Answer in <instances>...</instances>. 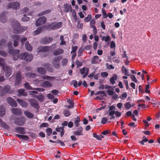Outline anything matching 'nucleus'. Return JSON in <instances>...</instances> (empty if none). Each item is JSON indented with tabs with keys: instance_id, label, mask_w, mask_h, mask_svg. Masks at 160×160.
I'll return each instance as SVG.
<instances>
[{
	"instance_id": "obj_40",
	"label": "nucleus",
	"mask_w": 160,
	"mask_h": 160,
	"mask_svg": "<svg viewBox=\"0 0 160 160\" xmlns=\"http://www.w3.org/2000/svg\"><path fill=\"white\" fill-rule=\"evenodd\" d=\"M142 72H143V74H142V79L143 80V79H145V77H146L147 78V80H149V79H150L148 75H146V72L145 71H144V70H143Z\"/></svg>"
},
{
	"instance_id": "obj_54",
	"label": "nucleus",
	"mask_w": 160,
	"mask_h": 160,
	"mask_svg": "<svg viewBox=\"0 0 160 160\" xmlns=\"http://www.w3.org/2000/svg\"><path fill=\"white\" fill-rule=\"evenodd\" d=\"M46 132L47 135L49 136L52 134V130L51 128H48L46 129Z\"/></svg>"
},
{
	"instance_id": "obj_26",
	"label": "nucleus",
	"mask_w": 160,
	"mask_h": 160,
	"mask_svg": "<svg viewBox=\"0 0 160 160\" xmlns=\"http://www.w3.org/2000/svg\"><path fill=\"white\" fill-rule=\"evenodd\" d=\"M25 90L24 89H20L18 90V96L19 97H20L22 96H26L27 94L26 92H25Z\"/></svg>"
},
{
	"instance_id": "obj_55",
	"label": "nucleus",
	"mask_w": 160,
	"mask_h": 160,
	"mask_svg": "<svg viewBox=\"0 0 160 160\" xmlns=\"http://www.w3.org/2000/svg\"><path fill=\"white\" fill-rule=\"evenodd\" d=\"M42 78L44 80H51L53 78H52V77L50 76H43L42 77Z\"/></svg>"
},
{
	"instance_id": "obj_23",
	"label": "nucleus",
	"mask_w": 160,
	"mask_h": 160,
	"mask_svg": "<svg viewBox=\"0 0 160 160\" xmlns=\"http://www.w3.org/2000/svg\"><path fill=\"white\" fill-rule=\"evenodd\" d=\"M64 53L63 50L62 48H58L55 50L53 52V54L54 56H58L61 54Z\"/></svg>"
},
{
	"instance_id": "obj_18",
	"label": "nucleus",
	"mask_w": 160,
	"mask_h": 160,
	"mask_svg": "<svg viewBox=\"0 0 160 160\" xmlns=\"http://www.w3.org/2000/svg\"><path fill=\"white\" fill-rule=\"evenodd\" d=\"M16 132L19 134H24L26 133V132L24 128L22 127H18L15 128Z\"/></svg>"
},
{
	"instance_id": "obj_7",
	"label": "nucleus",
	"mask_w": 160,
	"mask_h": 160,
	"mask_svg": "<svg viewBox=\"0 0 160 160\" xmlns=\"http://www.w3.org/2000/svg\"><path fill=\"white\" fill-rule=\"evenodd\" d=\"M46 22V18L44 16L39 18L36 21L35 25L36 27L42 25L45 23Z\"/></svg>"
},
{
	"instance_id": "obj_21",
	"label": "nucleus",
	"mask_w": 160,
	"mask_h": 160,
	"mask_svg": "<svg viewBox=\"0 0 160 160\" xmlns=\"http://www.w3.org/2000/svg\"><path fill=\"white\" fill-rule=\"evenodd\" d=\"M10 87L9 85L4 86L2 89V96L4 95L6 93H8L10 89Z\"/></svg>"
},
{
	"instance_id": "obj_56",
	"label": "nucleus",
	"mask_w": 160,
	"mask_h": 160,
	"mask_svg": "<svg viewBox=\"0 0 160 160\" xmlns=\"http://www.w3.org/2000/svg\"><path fill=\"white\" fill-rule=\"evenodd\" d=\"M107 93L108 94V95L111 96L113 95L114 93V92L113 91V90H108L106 91Z\"/></svg>"
},
{
	"instance_id": "obj_49",
	"label": "nucleus",
	"mask_w": 160,
	"mask_h": 160,
	"mask_svg": "<svg viewBox=\"0 0 160 160\" xmlns=\"http://www.w3.org/2000/svg\"><path fill=\"white\" fill-rule=\"evenodd\" d=\"M122 71L123 73H124L126 75H128V72L127 69L123 66L122 68Z\"/></svg>"
},
{
	"instance_id": "obj_8",
	"label": "nucleus",
	"mask_w": 160,
	"mask_h": 160,
	"mask_svg": "<svg viewBox=\"0 0 160 160\" xmlns=\"http://www.w3.org/2000/svg\"><path fill=\"white\" fill-rule=\"evenodd\" d=\"M20 6V3L18 2H14L10 3L8 6V9L12 8L14 9H18Z\"/></svg>"
},
{
	"instance_id": "obj_29",
	"label": "nucleus",
	"mask_w": 160,
	"mask_h": 160,
	"mask_svg": "<svg viewBox=\"0 0 160 160\" xmlns=\"http://www.w3.org/2000/svg\"><path fill=\"white\" fill-rule=\"evenodd\" d=\"M24 113L26 117L29 118H32L34 117V115L28 111H25Z\"/></svg>"
},
{
	"instance_id": "obj_16",
	"label": "nucleus",
	"mask_w": 160,
	"mask_h": 160,
	"mask_svg": "<svg viewBox=\"0 0 160 160\" xmlns=\"http://www.w3.org/2000/svg\"><path fill=\"white\" fill-rule=\"evenodd\" d=\"M102 61L101 59L99 58L98 56H94L91 60V63L92 64H97L99 62H101Z\"/></svg>"
},
{
	"instance_id": "obj_58",
	"label": "nucleus",
	"mask_w": 160,
	"mask_h": 160,
	"mask_svg": "<svg viewBox=\"0 0 160 160\" xmlns=\"http://www.w3.org/2000/svg\"><path fill=\"white\" fill-rule=\"evenodd\" d=\"M125 107L126 109H130L131 107V105L130 103L127 102L125 103Z\"/></svg>"
},
{
	"instance_id": "obj_22",
	"label": "nucleus",
	"mask_w": 160,
	"mask_h": 160,
	"mask_svg": "<svg viewBox=\"0 0 160 160\" xmlns=\"http://www.w3.org/2000/svg\"><path fill=\"white\" fill-rule=\"evenodd\" d=\"M12 112L14 114L17 115H20L22 114V112L19 109L17 108H13L12 109Z\"/></svg>"
},
{
	"instance_id": "obj_12",
	"label": "nucleus",
	"mask_w": 160,
	"mask_h": 160,
	"mask_svg": "<svg viewBox=\"0 0 160 160\" xmlns=\"http://www.w3.org/2000/svg\"><path fill=\"white\" fill-rule=\"evenodd\" d=\"M4 71H5V75L7 77H9L11 73V69L10 67L6 66L3 67L2 68Z\"/></svg>"
},
{
	"instance_id": "obj_34",
	"label": "nucleus",
	"mask_w": 160,
	"mask_h": 160,
	"mask_svg": "<svg viewBox=\"0 0 160 160\" xmlns=\"http://www.w3.org/2000/svg\"><path fill=\"white\" fill-rule=\"evenodd\" d=\"M21 73V71H18L17 72L16 76V80H22L23 78Z\"/></svg>"
},
{
	"instance_id": "obj_13",
	"label": "nucleus",
	"mask_w": 160,
	"mask_h": 160,
	"mask_svg": "<svg viewBox=\"0 0 160 160\" xmlns=\"http://www.w3.org/2000/svg\"><path fill=\"white\" fill-rule=\"evenodd\" d=\"M29 101L32 106L35 108H39V106L36 100L34 99H31L29 100Z\"/></svg>"
},
{
	"instance_id": "obj_63",
	"label": "nucleus",
	"mask_w": 160,
	"mask_h": 160,
	"mask_svg": "<svg viewBox=\"0 0 160 160\" xmlns=\"http://www.w3.org/2000/svg\"><path fill=\"white\" fill-rule=\"evenodd\" d=\"M127 96V93L126 92L123 93L120 98L122 99H124L123 98H126Z\"/></svg>"
},
{
	"instance_id": "obj_3",
	"label": "nucleus",
	"mask_w": 160,
	"mask_h": 160,
	"mask_svg": "<svg viewBox=\"0 0 160 160\" xmlns=\"http://www.w3.org/2000/svg\"><path fill=\"white\" fill-rule=\"evenodd\" d=\"M20 57V59H23L27 62L31 61L33 58L32 55L26 52L21 53Z\"/></svg>"
},
{
	"instance_id": "obj_37",
	"label": "nucleus",
	"mask_w": 160,
	"mask_h": 160,
	"mask_svg": "<svg viewBox=\"0 0 160 160\" xmlns=\"http://www.w3.org/2000/svg\"><path fill=\"white\" fill-rule=\"evenodd\" d=\"M6 46V41L3 39L0 41V48H3Z\"/></svg>"
},
{
	"instance_id": "obj_35",
	"label": "nucleus",
	"mask_w": 160,
	"mask_h": 160,
	"mask_svg": "<svg viewBox=\"0 0 160 160\" xmlns=\"http://www.w3.org/2000/svg\"><path fill=\"white\" fill-rule=\"evenodd\" d=\"M16 136H17V137H18V138L20 139H22L25 140H27L29 138L28 137L27 135H21L18 134H16Z\"/></svg>"
},
{
	"instance_id": "obj_28",
	"label": "nucleus",
	"mask_w": 160,
	"mask_h": 160,
	"mask_svg": "<svg viewBox=\"0 0 160 160\" xmlns=\"http://www.w3.org/2000/svg\"><path fill=\"white\" fill-rule=\"evenodd\" d=\"M44 27L43 26L39 27L37 28L36 30L34 31L33 32V33L34 35H36L39 34L41 32H42L43 30Z\"/></svg>"
},
{
	"instance_id": "obj_50",
	"label": "nucleus",
	"mask_w": 160,
	"mask_h": 160,
	"mask_svg": "<svg viewBox=\"0 0 160 160\" xmlns=\"http://www.w3.org/2000/svg\"><path fill=\"white\" fill-rule=\"evenodd\" d=\"M68 59L66 58H64L62 59V65L63 66H66L68 62Z\"/></svg>"
},
{
	"instance_id": "obj_14",
	"label": "nucleus",
	"mask_w": 160,
	"mask_h": 160,
	"mask_svg": "<svg viewBox=\"0 0 160 160\" xmlns=\"http://www.w3.org/2000/svg\"><path fill=\"white\" fill-rule=\"evenodd\" d=\"M12 38L13 39L14 41V47H17L18 45V41H19L20 39V37L19 35H14L12 36Z\"/></svg>"
},
{
	"instance_id": "obj_4",
	"label": "nucleus",
	"mask_w": 160,
	"mask_h": 160,
	"mask_svg": "<svg viewBox=\"0 0 160 160\" xmlns=\"http://www.w3.org/2000/svg\"><path fill=\"white\" fill-rule=\"evenodd\" d=\"M62 58V56H59L55 57L53 60L52 64L55 68H59L60 67V61Z\"/></svg>"
},
{
	"instance_id": "obj_19",
	"label": "nucleus",
	"mask_w": 160,
	"mask_h": 160,
	"mask_svg": "<svg viewBox=\"0 0 160 160\" xmlns=\"http://www.w3.org/2000/svg\"><path fill=\"white\" fill-rule=\"evenodd\" d=\"M83 130V128L82 127H80L77 128L76 131H75L73 132V134L75 136H79L82 135V134Z\"/></svg>"
},
{
	"instance_id": "obj_31",
	"label": "nucleus",
	"mask_w": 160,
	"mask_h": 160,
	"mask_svg": "<svg viewBox=\"0 0 160 160\" xmlns=\"http://www.w3.org/2000/svg\"><path fill=\"white\" fill-rule=\"evenodd\" d=\"M6 113V110L2 106H0V117H3Z\"/></svg>"
},
{
	"instance_id": "obj_15",
	"label": "nucleus",
	"mask_w": 160,
	"mask_h": 160,
	"mask_svg": "<svg viewBox=\"0 0 160 160\" xmlns=\"http://www.w3.org/2000/svg\"><path fill=\"white\" fill-rule=\"evenodd\" d=\"M64 11L66 12H69V11L72 12V7L71 5H69L68 3H66L64 5Z\"/></svg>"
},
{
	"instance_id": "obj_53",
	"label": "nucleus",
	"mask_w": 160,
	"mask_h": 160,
	"mask_svg": "<svg viewBox=\"0 0 160 160\" xmlns=\"http://www.w3.org/2000/svg\"><path fill=\"white\" fill-rule=\"evenodd\" d=\"M148 84H147L146 86L145 92L146 93H149L150 92V90H148L150 87L149 83V82H148Z\"/></svg>"
},
{
	"instance_id": "obj_43",
	"label": "nucleus",
	"mask_w": 160,
	"mask_h": 160,
	"mask_svg": "<svg viewBox=\"0 0 160 160\" xmlns=\"http://www.w3.org/2000/svg\"><path fill=\"white\" fill-rule=\"evenodd\" d=\"M148 141V139L146 138L145 136L142 138V141H141V144L142 145H145V143H146Z\"/></svg>"
},
{
	"instance_id": "obj_1",
	"label": "nucleus",
	"mask_w": 160,
	"mask_h": 160,
	"mask_svg": "<svg viewBox=\"0 0 160 160\" xmlns=\"http://www.w3.org/2000/svg\"><path fill=\"white\" fill-rule=\"evenodd\" d=\"M11 24L13 28V32L15 33H20L27 29V27L21 26L19 22L16 20L12 21Z\"/></svg>"
},
{
	"instance_id": "obj_30",
	"label": "nucleus",
	"mask_w": 160,
	"mask_h": 160,
	"mask_svg": "<svg viewBox=\"0 0 160 160\" xmlns=\"http://www.w3.org/2000/svg\"><path fill=\"white\" fill-rule=\"evenodd\" d=\"M29 10L28 8L25 7L21 10V13H27L28 15H30L32 14V13L31 12H29Z\"/></svg>"
},
{
	"instance_id": "obj_24",
	"label": "nucleus",
	"mask_w": 160,
	"mask_h": 160,
	"mask_svg": "<svg viewBox=\"0 0 160 160\" xmlns=\"http://www.w3.org/2000/svg\"><path fill=\"white\" fill-rule=\"evenodd\" d=\"M53 40V38L52 37H45L43 38L42 40V42L44 44H48L52 42Z\"/></svg>"
},
{
	"instance_id": "obj_45",
	"label": "nucleus",
	"mask_w": 160,
	"mask_h": 160,
	"mask_svg": "<svg viewBox=\"0 0 160 160\" xmlns=\"http://www.w3.org/2000/svg\"><path fill=\"white\" fill-rule=\"evenodd\" d=\"M63 114L66 117H69L71 114L69 111L68 110H65L63 111Z\"/></svg>"
},
{
	"instance_id": "obj_11",
	"label": "nucleus",
	"mask_w": 160,
	"mask_h": 160,
	"mask_svg": "<svg viewBox=\"0 0 160 160\" xmlns=\"http://www.w3.org/2000/svg\"><path fill=\"white\" fill-rule=\"evenodd\" d=\"M7 101L10 105L13 107H16L17 103L16 101L11 97H8L7 99Z\"/></svg>"
},
{
	"instance_id": "obj_44",
	"label": "nucleus",
	"mask_w": 160,
	"mask_h": 160,
	"mask_svg": "<svg viewBox=\"0 0 160 160\" xmlns=\"http://www.w3.org/2000/svg\"><path fill=\"white\" fill-rule=\"evenodd\" d=\"M102 14L103 17L102 18H106L108 17V14H107L105 10L102 8Z\"/></svg>"
},
{
	"instance_id": "obj_61",
	"label": "nucleus",
	"mask_w": 160,
	"mask_h": 160,
	"mask_svg": "<svg viewBox=\"0 0 160 160\" xmlns=\"http://www.w3.org/2000/svg\"><path fill=\"white\" fill-rule=\"evenodd\" d=\"M0 55L3 57H6L7 56V53L4 51L0 50Z\"/></svg>"
},
{
	"instance_id": "obj_48",
	"label": "nucleus",
	"mask_w": 160,
	"mask_h": 160,
	"mask_svg": "<svg viewBox=\"0 0 160 160\" xmlns=\"http://www.w3.org/2000/svg\"><path fill=\"white\" fill-rule=\"evenodd\" d=\"M24 87L27 89L29 90H33L34 88H32L30 86V85L28 83H26L24 84Z\"/></svg>"
},
{
	"instance_id": "obj_27",
	"label": "nucleus",
	"mask_w": 160,
	"mask_h": 160,
	"mask_svg": "<svg viewBox=\"0 0 160 160\" xmlns=\"http://www.w3.org/2000/svg\"><path fill=\"white\" fill-rule=\"evenodd\" d=\"M5 16V14L4 12H2L0 15V21L3 23L6 22V18Z\"/></svg>"
},
{
	"instance_id": "obj_33",
	"label": "nucleus",
	"mask_w": 160,
	"mask_h": 160,
	"mask_svg": "<svg viewBox=\"0 0 160 160\" xmlns=\"http://www.w3.org/2000/svg\"><path fill=\"white\" fill-rule=\"evenodd\" d=\"M43 67L45 69H47L50 72H52V66L50 63H46L44 65Z\"/></svg>"
},
{
	"instance_id": "obj_25",
	"label": "nucleus",
	"mask_w": 160,
	"mask_h": 160,
	"mask_svg": "<svg viewBox=\"0 0 160 160\" xmlns=\"http://www.w3.org/2000/svg\"><path fill=\"white\" fill-rule=\"evenodd\" d=\"M55 130L58 132H61L60 136L61 137H62L64 133V127L63 126H62L60 128L57 127L56 128Z\"/></svg>"
},
{
	"instance_id": "obj_2",
	"label": "nucleus",
	"mask_w": 160,
	"mask_h": 160,
	"mask_svg": "<svg viewBox=\"0 0 160 160\" xmlns=\"http://www.w3.org/2000/svg\"><path fill=\"white\" fill-rule=\"evenodd\" d=\"M20 50L18 49H9L8 50V52L12 56L13 59L14 60H17L18 58L20 59Z\"/></svg>"
},
{
	"instance_id": "obj_60",
	"label": "nucleus",
	"mask_w": 160,
	"mask_h": 160,
	"mask_svg": "<svg viewBox=\"0 0 160 160\" xmlns=\"http://www.w3.org/2000/svg\"><path fill=\"white\" fill-rule=\"evenodd\" d=\"M113 61L114 62L118 64L120 63V61L116 57H114L113 58Z\"/></svg>"
},
{
	"instance_id": "obj_62",
	"label": "nucleus",
	"mask_w": 160,
	"mask_h": 160,
	"mask_svg": "<svg viewBox=\"0 0 160 160\" xmlns=\"http://www.w3.org/2000/svg\"><path fill=\"white\" fill-rule=\"evenodd\" d=\"M101 75L102 77H107L108 76V73L106 72H102Z\"/></svg>"
},
{
	"instance_id": "obj_59",
	"label": "nucleus",
	"mask_w": 160,
	"mask_h": 160,
	"mask_svg": "<svg viewBox=\"0 0 160 160\" xmlns=\"http://www.w3.org/2000/svg\"><path fill=\"white\" fill-rule=\"evenodd\" d=\"M107 122V119L106 117H103L102 118L101 123L103 124H106Z\"/></svg>"
},
{
	"instance_id": "obj_9",
	"label": "nucleus",
	"mask_w": 160,
	"mask_h": 160,
	"mask_svg": "<svg viewBox=\"0 0 160 160\" xmlns=\"http://www.w3.org/2000/svg\"><path fill=\"white\" fill-rule=\"evenodd\" d=\"M50 49V47L49 46H39L37 49V52L38 53L40 52H44L49 51Z\"/></svg>"
},
{
	"instance_id": "obj_38",
	"label": "nucleus",
	"mask_w": 160,
	"mask_h": 160,
	"mask_svg": "<svg viewBox=\"0 0 160 160\" xmlns=\"http://www.w3.org/2000/svg\"><path fill=\"white\" fill-rule=\"evenodd\" d=\"M37 71L38 72L42 74H44L46 72L45 70L43 68L40 67L37 68Z\"/></svg>"
},
{
	"instance_id": "obj_47",
	"label": "nucleus",
	"mask_w": 160,
	"mask_h": 160,
	"mask_svg": "<svg viewBox=\"0 0 160 160\" xmlns=\"http://www.w3.org/2000/svg\"><path fill=\"white\" fill-rule=\"evenodd\" d=\"M92 18V16L90 14H89L87 17H85L84 19L85 22H89Z\"/></svg>"
},
{
	"instance_id": "obj_5",
	"label": "nucleus",
	"mask_w": 160,
	"mask_h": 160,
	"mask_svg": "<svg viewBox=\"0 0 160 160\" xmlns=\"http://www.w3.org/2000/svg\"><path fill=\"white\" fill-rule=\"evenodd\" d=\"M62 23L60 22L56 23L55 22L52 23L51 24L48 25V27L52 30H55L58 29L62 27Z\"/></svg>"
},
{
	"instance_id": "obj_17",
	"label": "nucleus",
	"mask_w": 160,
	"mask_h": 160,
	"mask_svg": "<svg viewBox=\"0 0 160 160\" xmlns=\"http://www.w3.org/2000/svg\"><path fill=\"white\" fill-rule=\"evenodd\" d=\"M17 101L22 107L23 108L27 107L28 105L27 102L19 98L17 99Z\"/></svg>"
},
{
	"instance_id": "obj_64",
	"label": "nucleus",
	"mask_w": 160,
	"mask_h": 160,
	"mask_svg": "<svg viewBox=\"0 0 160 160\" xmlns=\"http://www.w3.org/2000/svg\"><path fill=\"white\" fill-rule=\"evenodd\" d=\"M95 20L93 18L92 19L90 22V24L91 26H94V24L95 23Z\"/></svg>"
},
{
	"instance_id": "obj_10",
	"label": "nucleus",
	"mask_w": 160,
	"mask_h": 160,
	"mask_svg": "<svg viewBox=\"0 0 160 160\" xmlns=\"http://www.w3.org/2000/svg\"><path fill=\"white\" fill-rule=\"evenodd\" d=\"M89 72V69L87 68L83 67L80 70V72L82 74H83V78L86 77L88 75Z\"/></svg>"
},
{
	"instance_id": "obj_57",
	"label": "nucleus",
	"mask_w": 160,
	"mask_h": 160,
	"mask_svg": "<svg viewBox=\"0 0 160 160\" xmlns=\"http://www.w3.org/2000/svg\"><path fill=\"white\" fill-rule=\"evenodd\" d=\"M93 136L94 138H96L98 140H102V139L101 138H100V137L99 135L97 134L96 133H93Z\"/></svg>"
},
{
	"instance_id": "obj_20",
	"label": "nucleus",
	"mask_w": 160,
	"mask_h": 160,
	"mask_svg": "<svg viewBox=\"0 0 160 160\" xmlns=\"http://www.w3.org/2000/svg\"><path fill=\"white\" fill-rule=\"evenodd\" d=\"M45 81L41 85V86L44 88H49L52 86V84L48 82Z\"/></svg>"
},
{
	"instance_id": "obj_52",
	"label": "nucleus",
	"mask_w": 160,
	"mask_h": 160,
	"mask_svg": "<svg viewBox=\"0 0 160 160\" xmlns=\"http://www.w3.org/2000/svg\"><path fill=\"white\" fill-rule=\"evenodd\" d=\"M40 102L43 101L44 99V97L42 94H40L38 96L37 99Z\"/></svg>"
},
{
	"instance_id": "obj_51",
	"label": "nucleus",
	"mask_w": 160,
	"mask_h": 160,
	"mask_svg": "<svg viewBox=\"0 0 160 160\" xmlns=\"http://www.w3.org/2000/svg\"><path fill=\"white\" fill-rule=\"evenodd\" d=\"M29 18L24 15L23 17L22 18V21L23 22H27L29 20Z\"/></svg>"
},
{
	"instance_id": "obj_46",
	"label": "nucleus",
	"mask_w": 160,
	"mask_h": 160,
	"mask_svg": "<svg viewBox=\"0 0 160 160\" xmlns=\"http://www.w3.org/2000/svg\"><path fill=\"white\" fill-rule=\"evenodd\" d=\"M0 65L2 67V68H3V67H5L7 65H6L5 63V61L2 58H0Z\"/></svg>"
},
{
	"instance_id": "obj_39",
	"label": "nucleus",
	"mask_w": 160,
	"mask_h": 160,
	"mask_svg": "<svg viewBox=\"0 0 160 160\" xmlns=\"http://www.w3.org/2000/svg\"><path fill=\"white\" fill-rule=\"evenodd\" d=\"M74 119V124L76 127H78L79 125V122L80 121V118L79 117H77V118Z\"/></svg>"
},
{
	"instance_id": "obj_41",
	"label": "nucleus",
	"mask_w": 160,
	"mask_h": 160,
	"mask_svg": "<svg viewBox=\"0 0 160 160\" xmlns=\"http://www.w3.org/2000/svg\"><path fill=\"white\" fill-rule=\"evenodd\" d=\"M51 12V10L50 9L46 10L45 11L42 12L38 14L39 16H42L48 13H50Z\"/></svg>"
},
{
	"instance_id": "obj_42",
	"label": "nucleus",
	"mask_w": 160,
	"mask_h": 160,
	"mask_svg": "<svg viewBox=\"0 0 160 160\" xmlns=\"http://www.w3.org/2000/svg\"><path fill=\"white\" fill-rule=\"evenodd\" d=\"M36 75L34 73H28L26 74V76L29 78H33L36 76Z\"/></svg>"
},
{
	"instance_id": "obj_36",
	"label": "nucleus",
	"mask_w": 160,
	"mask_h": 160,
	"mask_svg": "<svg viewBox=\"0 0 160 160\" xmlns=\"http://www.w3.org/2000/svg\"><path fill=\"white\" fill-rule=\"evenodd\" d=\"M25 48L28 51H31L32 49V46L27 41L25 43Z\"/></svg>"
},
{
	"instance_id": "obj_6",
	"label": "nucleus",
	"mask_w": 160,
	"mask_h": 160,
	"mask_svg": "<svg viewBox=\"0 0 160 160\" xmlns=\"http://www.w3.org/2000/svg\"><path fill=\"white\" fill-rule=\"evenodd\" d=\"M14 122L16 125L22 126L25 123V120L23 118H17L14 119Z\"/></svg>"
},
{
	"instance_id": "obj_32",
	"label": "nucleus",
	"mask_w": 160,
	"mask_h": 160,
	"mask_svg": "<svg viewBox=\"0 0 160 160\" xmlns=\"http://www.w3.org/2000/svg\"><path fill=\"white\" fill-rule=\"evenodd\" d=\"M82 82L80 81L78 83L77 81H72V83L71 84V85L73 84V86L75 88H77L78 87L80 86L82 84Z\"/></svg>"
}]
</instances>
